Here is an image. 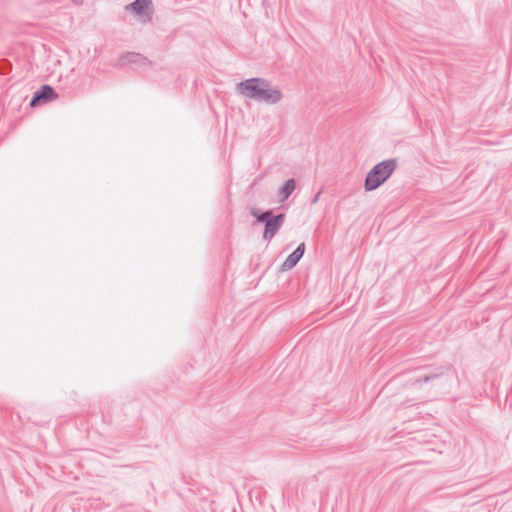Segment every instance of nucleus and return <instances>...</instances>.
I'll return each mask as SVG.
<instances>
[{"label":"nucleus","mask_w":512,"mask_h":512,"mask_svg":"<svg viewBox=\"0 0 512 512\" xmlns=\"http://www.w3.org/2000/svg\"><path fill=\"white\" fill-rule=\"evenodd\" d=\"M236 92L245 99L275 105L283 99L278 86L272 85L267 79L254 77L236 84Z\"/></svg>","instance_id":"f257e3e1"},{"label":"nucleus","mask_w":512,"mask_h":512,"mask_svg":"<svg viewBox=\"0 0 512 512\" xmlns=\"http://www.w3.org/2000/svg\"><path fill=\"white\" fill-rule=\"evenodd\" d=\"M396 161L394 159L384 160L376 164L365 178L364 188L366 191H373L382 185L394 172Z\"/></svg>","instance_id":"f03ea898"},{"label":"nucleus","mask_w":512,"mask_h":512,"mask_svg":"<svg viewBox=\"0 0 512 512\" xmlns=\"http://www.w3.org/2000/svg\"><path fill=\"white\" fill-rule=\"evenodd\" d=\"M285 216L284 214H279L277 216H273L272 212L266 211L259 215L258 222H264L265 223V229L263 233V238L265 240H271L282 224L284 223Z\"/></svg>","instance_id":"7ed1b4c3"},{"label":"nucleus","mask_w":512,"mask_h":512,"mask_svg":"<svg viewBox=\"0 0 512 512\" xmlns=\"http://www.w3.org/2000/svg\"><path fill=\"white\" fill-rule=\"evenodd\" d=\"M125 10L132 12L141 23L151 21L154 13L152 0H135L125 6Z\"/></svg>","instance_id":"20e7f679"},{"label":"nucleus","mask_w":512,"mask_h":512,"mask_svg":"<svg viewBox=\"0 0 512 512\" xmlns=\"http://www.w3.org/2000/svg\"><path fill=\"white\" fill-rule=\"evenodd\" d=\"M305 252V244L301 243L298 247L286 258L282 264V270L287 271L296 266L299 260L303 257Z\"/></svg>","instance_id":"39448f33"},{"label":"nucleus","mask_w":512,"mask_h":512,"mask_svg":"<svg viewBox=\"0 0 512 512\" xmlns=\"http://www.w3.org/2000/svg\"><path fill=\"white\" fill-rule=\"evenodd\" d=\"M54 95V90L49 85H43L40 91L35 92L30 105L34 106L37 102L41 100H50Z\"/></svg>","instance_id":"423d86ee"},{"label":"nucleus","mask_w":512,"mask_h":512,"mask_svg":"<svg viewBox=\"0 0 512 512\" xmlns=\"http://www.w3.org/2000/svg\"><path fill=\"white\" fill-rule=\"evenodd\" d=\"M296 183L294 179H288L278 191L279 202H284L295 190Z\"/></svg>","instance_id":"0eeeda50"},{"label":"nucleus","mask_w":512,"mask_h":512,"mask_svg":"<svg viewBox=\"0 0 512 512\" xmlns=\"http://www.w3.org/2000/svg\"><path fill=\"white\" fill-rule=\"evenodd\" d=\"M322 190L323 189H320V191L314 196V198L312 199V204H316L319 201V197L322 193Z\"/></svg>","instance_id":"6e6552de"},{"label":"nucleus","mask_w":512,"mask_h":512,"mask_svg":"<svg viewBox=\"0 0 512 512\" xmlns=\"http://www.w3.org/2000/svg\"><path fill=\"white\" fill-rule=\"evenodd\" d=\"M251 214H252V215H253V216L258 220V217H259V215H260L261 213H259V212H258V211H256V210H252V211H251Z\"/></svg>","instance_id":"1a4fd4ad"},{"label":"nucleus","mask_w":512,"mask_h":512,"mask_svg":"<svg viewBox=\"0 0 512 512\" xmlns=\"http://www.w3.org/2000/svg\"><path fill=\"white\" fill-rule=\"evenodd\" d=\"M72 2L76 3V4H80L82 3V0H71Z\"/></svg>","instance_id":"9d476101"}]
</instances>
